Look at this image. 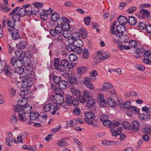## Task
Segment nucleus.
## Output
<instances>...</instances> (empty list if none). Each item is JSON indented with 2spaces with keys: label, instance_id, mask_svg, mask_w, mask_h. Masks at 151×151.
<instances>
[{
  "label": "nucleus",
  "instance_id": "nucleus-1",
  "mask_svg": "<svg viewBox=\"0 0 151 151\" xmlns=\"http://www.w3.org/2000/svg\"><path fill=\"white\" fill-rule=\"evenodd\" d=\"M54 62L55 70L60 72L64 73L66 70V67L68 69L73 68V67L72 63H70L67 59H63L60 61L59 58H56Z\"/></svg>",
  "mask_w": 151,
  "mask_h": 151
},
{
  "label": "nucleus",
  "instance_id": "nucleus-2",
  "mask_svg": "<svg viewBox=\"0 0 151 151\" xmlns=\"http://www.w3.org/2000/svg\"><path fill=\"white\" fill-rule=\"evenodd\" d=\"M16 57H12L10 60V64L12 66L16 67L20 66H25L26 62L22 57V55L20 52L17 50L15 52Z\"/></svg>",
  "mask_w": 151,
  "mask_h": 151
},
{
  "label": "nucleus",
  "instance_id": "nucleus-3",
  "mask_svg": "<svg viewBox=\"0 0 151 151\" xmlns=\"http://www.w3.org/2000/svg\"><path fill=\"white\" fill-rule=\"evenodd\" d=\"M53 80L56 84V86L63 88V89L66 88L67 83L65 81L62 79L60 77L54 76Z\"/></svg>",
  "mask_w": 151,
  "mask_h": 151
},
{
  "label": "nucleus",
  "instance_id": "nucleus-4",
  "mask_svg": "<svg viewBox=\"0 0 151 151\" xmlns=\"http://www.w3.org/2000/svg\"><path fill=\"white\" fill-rule=\"evenodd\" d=\"M31 76L26 75L20 77V79L23 83L22 86L27 88L31 86L33 82L32 78H30Z\"/></svg>",
  "mask_w": 151,
  "mask_h": 151
},
{
  "label": "nucleus",
  "instance_id": "nucleus-5",
  "mask_svg": "<svg viewBox=\"0 0 151 151\" xmlns=\"http://www.w3.org/2000/svg\"><path fill=\"white\" fill-rule=\"evenodd\" d=\"M62 19H60V21H58L57 26L55 27V29H50V34L53 37H55L57 35V34L61 33L62 31L63 30L62 27V22L63 21Z\"/></svg>",
  "mask_w": 151,
  "mask_h": 151
},
{
  "label": "nucleus",
  "instance_id": "nucleus-6",
  "mask_svg": "<svg viewBox=\"0 0 151 151\" xmlns=\"http://www.w3.org/2000/svg\"><path fill=\"white\" fill-rule=\"evenodd\" d=\"M86 118L85 120L87 124L91 125L93 122L92 120L95 117V115L94 113L91 111H86L85 113Z\"/></svg>",
  "mask_w": 151,
  "mask_h": 151
},
{
  "label": "nucleus",
  "instance_id": "nucleus-7",
  "mask_svg": "<svg viewBox=\"0 0 151 151\" xmlns=\"http://www.w3.org/2000/svg\"><path fill=\"white\" fill-rule=\"evenodd\" d=\"M118 40H116L115 38H112L114 43H119V42L123 43L127 42H128L129 37L127 35L121 34L118 35Z\"/></svg>",
  "mask_w": 151,
  "mask_h": 151
},
{
  "label": "nucleus",
  "instance_id": "nucleus-8",
  "mask_svg": "<svg viewBox=\"0 0 151 151\" xmlns=\"http://www.w3.org/2000/svg\"><path fill=\"white\" fill-rule=\"evenodd\" d=\"M39 117V114L37 111L31 112L29 116V121L27 122V123L30 124L34 123V121H37V119L38 120Z\"/></svg>",
  "mask_w": 151,
  "mask_h": 151
},
{
  "label": "nucleus",
  "instance_id": "nucleus-9",
  "mask_svg": "<svg viewBox=\"0 0 151 151\" xmlns=\"http://www.w3.org/2000/svg\"><path fill=\"white\" fill-rule=\"evenodd\" d=\"M116 30L115 31V36L117 37L119 35L123 34L126 31V28L124 26L121 24L117 25L116 27Z\"/></svg>",
  "mask_w": 151,
  "mask_h": 151
},
{
  "label": "nucleus",
  "instance_id": "nucleus-10",
  "mask_svg": "<svg viewBox=\"0 0 151 151\" xmlns=\"http://www.w3.org/2000/svg\"><path fill=\"white\" fill-rule=\"evenodd\" d=\"M110 57V55L109 53L105 51H103L102 53L100 56H96L95 58V60L99 59V61H104L105 60L108 59ZM100 61L97 63H98Z\"/></svg>",
  "mask_w": 151,
  "mask_h": 151
},
{
  "label": "nucleus",
  "instance_id": "nucleus-11",
  "mask_svg": "<svg viewBox=\"0 0 151 151\" xmlns=\"http://www.w3.org/2000/svg\"><path fill=\"white\" fill-rule=\"evenodd\" d=\"M83 96H81L80 99V102L81 103H84L87 100L90 98L91 92L88 90H84L83 91Z\"/></svg>",
  "mask_w": 151,
  "mask_h": 151
},
{
  "label": "nucleus",
  "instance_id": "nucleus-12",
  "mask_svg": "<svg viewBox=\"0 0 151 151\" xmlns=\"http://www.w3.org/2000/svg\"><path fill=\"white\" fill-rule=\"evenodd\" d=\"M8 0H3L4 5L2 3H0V9L4 12H8L11 10V9L8 7L9 4L8 2Z\"/></svg>",
  "mask_w": 151,
  "mask_h": 151
},
{
  "label": "nucleus",
  "instance_id": "nucleus-13",
  "mask_svg": "<svg viewBox=\"0 0 151 151\" xmlns=\"http://www.w3.org/2000/svg\"><path fill=\"white\" fill-rule=\"evenodd\" d=\"M70 89L73 95L74 96V95L76 96V97L79 99L80 101V98H81V92L80 90L78 89H76L73 86L70 87Z\"/></svg>",
  "mask_w": 151,
  "mask_h": 151
},
{
  "label": "nucleus",
  "instance_id": "nucleus-14",
  "mask_svg": "<svg viewBox=\"0 0 151 151\" xmlns=\"http://www.w3.org/2000/svg\"><path fill=\"white\" fill-rule=\"evenodd\" d=\"M51 19L52 21L53 22H56L57 23L60 20V19H62L63 20L64 19L65 21V20H66V18L65 17L60 18L59 14L56 12L53 13L51 15Z\"/></svg>",
  "mask_w": 151,
  "mask_h": 151
},
{
  "label": "nucleus",
  "instance_id": "nucleus-15",
  "mask_svg": "<svg viewBox=\"0 0 151 151\" xmlns=\"http://www.w3.org/2000/svg\"><path fill=\"white\" fill-rule=\"evenodd\" d=\"M66 20L63 19V21L62 22V27L64 31H70V26L69 23L70 22V21L66 18Z\"/></svg>",
  "mask_w": 151,
  "mask_h": 151
},
{
  "label": "nucleus",
  "instance_id": "nucleus-16",
  "mask_svg": "<svg viewBox=\"0 0 151 151\" xmlns=\"http://www.w3.org/2000/svg\"><path fill=\"white\" fill-rule=\"evenodd\" d=\"M92 79L91 78L86 77L85 78V80L83 81V83L85 84L86 86L90 90H93L94 89V86L90 82Z\"/></svg>",
  "mask_w": 151,
  "mask_h": 151
},
{
  "label": "nucleus",
  "instance_id": "nucleus-17",
  "mask_svg": "<svg viewBox=\"0 0 151 151\" xmlns=\"http://www.w3.org/2000/svg\"><path fill=\"white\" fill-rule=\"evenodd\" d=\"M12 70L11 68L9 65H6L4 67L3 72L4 74L9 77H10L12 76L13 74Z\"/></svg>",
  "mask_w": 151,
  "mask_h": 151
},
{
  "label": "nucleus",
  "instance_id": "nucleus-18",
  "mask_svg": "<svg viewBox=\"0 0 151 151\" xmlns=\"http://www.w3.org/2000/svg\"><path fill=\"white\" fill-rule=\"evenodd\" d=\"M139 124L137 120H134L132 122L131 130L133 131L137 132L139 128Z\"/></svg>",
  "mask_w": 151,
  "mask_h": 151
},
{
  "label": "nucleus",
  "instance_id": "nucleus-19",
  "mask_svg": "<svg viewBox=\"0 0 151 151\" xmlns=\"http://www.w3.org/2000/svg\"><path fill=\"white\" fill-rule=\"evenodd\" d=\"M98 102H100V106L101 108H104L107 105V102L106 100H104L103 96L101 95H98Z\"/></svg>",
  "mask_w": 151,
  "mask_h": 151
},
{
  "label": "nucleus",
  "instance_id": "nucleus-20",
  "mask_svg": "<svg viewBox=\"0 0 151 151\" xmlns=\"http://www.w3.org/2000/svg\"><path fill=\"white\" fill-rule=\"evenodd\" d=\"M65 103L68 106H71L72 105L73 97L72 96L68 95L65 96Z\"/></svg>",
  "mask_w": 151,
  "mask_h": 151
},
{
  "label": "nucleus",
  "instance_id": "nucleus-21",
  "mask_svg": "<svg viewBox=\"0 0 151 151\" xmlns=\"http://www.w3.org/2000/svg\"><path fill=\"white\" fill-rule=\"evenodd\" d=\"M32 111V107L29 104H27L24 107H23V111L24 114H29L31 113Z\"/></svg>",
  "mask_w": 151,
  "mask_h": 151
},
{
  "label": "nucleus",
  "instance_id": "nucleus-22",
  "mask_svg": "<svg viewBox=\"0 0 151 151\" xmlns=\"http://www.w3.org/2000/svg\"><path fill=\"white\" fill-rule=\"evenodd\" d=\"M54 105V104L53 102L45 103V105L43 107V110L45 112H49L50 111L52 106H53Z\"/></svg>",
  "mask_w": 151,
  "mask_h": 151
},
{
  "label": "nucleus",
  "instance_id": "nucleus-23",
  "mask_svg": "<svg viewBox=\"0 0 151 151\" xmlns=\"http://www.w3.org/2000/svg\"><path fill=\"white\" fill-rule=\"evenodd\" d=\"M118 21L119 24L124 26L127 23L128 19L124 16H120L118 18Z\"/></svg>",
  "mask_w": 151,
  "mask_h": 151
},
{
  "label": "nucleus",
  "instance_id": "nucleus-24",
  "mask_svg": "<svg viewBox=\"0 0 151 151\" xmlns=\"http://www.w3.org/2000/svg\"><path fill=\"white\" fill-rule=\"evenodd\" d=\"M28 103V99L25 97H23L22 99H20L18 102V104L22 107L27 105Z\"/></svg>",
  "mask_w": 151,
  "mask_h": 151
},
{
  "label": "nucleus",
  "instance_id": "nucleus-25",
  "mask_svg": "<svg viewBox=\"0 0 151 151\" xmlns=\"http://www.w3.org/2000/svg\"><path fill=\"white\" fill-rule=\"evenodd\" d=\"M26 66V65H25ZM25 66H17V67H15L13 70V71L15 73H17L19 74H22L24 71V68L22 67Z\"/></svg>",
  "mask_w": 151,
  "mask_h": 151
},
{
  "label": "nucleus",
  "instance_id": "nucleus-26",
  "mask_svg": "<svg viewBox=\"0 0 151 151\" xmlns=\"http://www.w3.org/2000/svg\"><path fill=\"white\" fill-rule=\"evenodd\" d=\"M128 21L130 25L134 26L137 22V19L133 16H129Z\"/></svg>",
  "mask_w": 151,
  "mask_h": 151
},
{
  "label": "nucleus",
  "instance_id": "nucleus-27",
  "mask_svg": "<svg viewBox=\"0 0 151 151\" xmlns=\"http://www.w3.org/2000/svg\"><path fill=\"white\" fill-rule=\"evenodd\" d=\"M96 103L95 100L93 98H90L87 102L86 106L88 108H91L94 106Z\"/></svg>",
  "mask_w": 151,
  "mask_h": 151
},
{
  "label": "nucleus",
  "instance_id": "nucleus-28",
  "mask_svg": "<svg viewBox=\"0 0 151 151\" xmlns=\"http://www.w3.org/2000/svg\"><path fill=\"white\" fill-rule=\"evenodd\" d=\"M87 68L84 66L78 67L77 69V71L79 74L85 73L87 71Z\"/></svg>",
  "mask_w": 151,
  "mask_h": 151
},
{
  "label": "nucleus",
  "instance_id": "nucleus-29",
  "mask_svg": "<svg viewBox=\"0 0 151 151\" xmlns=\"http://www.w3.org/2000/svg\"><path fill=\"white\" fill-rule=\"evenodd\" d=\"M28 11L24 8H21L17 12V13L22 17L25 16L27 13Z\"/></svg>",
  "mask_w": 151,
  "mask_h": 151
},
{
  "label": "nucleus",
  "instance_id": "nucleus-30",
  "mask_svg": "<svg viewBox=\"0 0 151 151\" xmlns=\"http://www.w3.org/2000/svg\"><path fill=\"white\" fill-rule=\"evenodd\" d=\"M107 102L108 105L110 107L113 108H115L116 105L115 100L111 98H109L108 99Z\"/></svg>",
  "mask_w": 151,
  "mask_h": 151
},
{
  "label": "nucleus",
  "instance_id": "nucleus-31",
  "mask_svg": "<svg viewBox=\"0 0 151 151\" xmlns=\"http://www.w3.org/2000/svg\"><path fill=\"white\" fill-rule=\"evenodd\" d=\"M12 17V20L14 21V23L20 22L21 19V17H22L17 13L14 14Z\"/></svg>",
  "mask_w": 151,
  "mask_h": 151
},
{
  "label": "nucleus",
  "instance_id": "nucleus-32",
  "mask_svg": "<svg viewBox=\"0 0 151 151\" xmlns=\"http://www.w3.org/2000/svg\"><path fill=\"white\" fill-rule=\"evenodd\" d=\"M28 63H26V66H24V68H26L25 73L27 75H30V74L32 72L33 69L32 67L29 66H27V65H28Z\"/></svg>",
  "mask_w": 151,
  "mask_h": 151
},
{
  "label": "nucleus",
  "instance_id": "nucleus-33",
  "mask_svg": "<svg viewBox=\"0 0 151 151\" xmlns=\"http://www.w3.org/2000/svg\"><path fill=\"white\" fill-rule=\"evenodd\" d=\"M140 119L143 120H147L150 119L149 115L146 114H140L139 115Z\"/></svg>",
  "mask_w": 151,
  "mask_h": 151
},
{
  "label": "nucleus",
  "instance_id": "nucleus-34",
  "mask_svg": "<svg viewBox=\"0 0 151 151\" xmlns=\"http://www.w3.org/2000/svg\"><path fill=\"white\" fill-rule=\"evenodd\" d=\"M14 30L15 31H14L12 32V35L13 39L16 40L20 36L19 33V31L17 29H15Z\"/></svg>",
  "mask_w": 151,
  "mask_h": 151
},
{
  "label": "nucleus",
  "instance_id": "nucleus-35",
  "mask_svg": "<svg viewBox=\"0 0 151 151\" xmlns=\"http://www.w3.org/2000/svg\"><path fill=\"white\" fill-rule=\"evenodd\" d=\"M63 95H60L56 96V98H57V100L55 101L58 104H60L64 101V97L63 96Z\"/></svg>",
  "mask_w": 151,
  "mask_h": 151
},
{
  "label": "nucleus",
  "instance_id": "nucleus-36",
  "mask_svg": "<svg viewBox=\"0 0 151 151\" xmlns=\"http://www.w3.org/2000/svg\"><path fill=\"white\" fill-rule=\"evenodd\" d=\"M113 85L109 83L106 82L104 83L103 86L102 88V90L105 91L106 89H109L113 87Z\"/></svg>",
  "mask_w": 151,
  "mask_h": 151
},
{
  "label": "nucleus",
  "instance_id": "nucleus-37",
  "mask_svg": "<svg viewBox=\"0 0 151 151\" xmlns=\"http://www.w3.org/2000/svg\"><path fill=\"white\" fill-rule=\"evenodd\" d=\"M13 138V137L11 135H8L6 136V143L7 145L9 147L11 146L10 143L12 142V140Z\"/></svg>",
  "mask_w": 151,
  "mask_h": 151
},
{
  "label": "nucleus",
  "instance_id": "nucleus-38",
  "mask_svg": "<svg viewBox=\"0 0 151 151\" xmlns=\"http://www.w3.org/2000/svg\"><path fill=\"white\" fill-rule=\"evenodd\" d=\"M27 44V42L25 41H22L20 43L16 45V46L17 48L21 49H23L26 47V45Z\"/></svg>",
  "mask_w": 151,
  "mask_h": 151
},
{
  "label": "nucleus",
  "instance_id": "nucleus-39",
  "mask_svg": "<svg viewBox=\"0 0 151 151\" xmlns=\"http://www.w3.org/2000/svg\"><path fill=\"white\" fill-rule=\"evenodd\" d=\"M89 56L88 50L87 49H84L82 52V57L85 59H87Z\"/></svg>",
  "mask_w": 151,
  "mask_h": 151
},
{
  "label": "nucleus",
  "instance_id": "nucleus-40",
  "mask_svg": "<svg viewBox=\"0 0 151 151\" xmlns=\"http://www.w3.org/2000/svg\"><path fill=\"white\" fill-rule=\"evenodd\" d=\"M139 12L142 16H146L147 17L150 16V13L147 10L145 9H141Z\"/></svg>",
  "mask_w": 151,
  "mask_h": 151
},
{
  "label": "nucleus",
  "instance_id": "nucleus-41",
  "mask_svg": "<svg viewBox=\"0 0 151 151\" xmlns=\"http://www.w3.org/2000/svg\"><path fill=\"white\" fill-rule=\"evenodd\" d=\"M27 117H28L27 115L24 114V115L21 114H18V119H19L23 122H25L27 120Z\"/></svg>",
  "mask_w": 151,
  "mask_h": 151
},
{
  "label": "nucleus",
  "instance_id": "nucleus-42",
  "mask_svg": "<svg viewBox=\"0 0 151 151\" xmlns=\"http://www.w3.org/2000/svg\"><path fill=\"white\" fill-rule=\"evenodd\" d=\"M59 107L57 106L56 104H54L53 105V110L51 112V114L52 115H54L56 114L57 115L59 114V112L57 111V110L59 109Z\"/></svg>",
  "mask_w": 151,
  "mask_h": 151
},
{
  "label": "nucleus",
  "instance_id": "nucleus-43",
  "mask_svg": "<svg viewBox=\"0 0 151 151\" xmlns=\"http://www.w3.org/2000/svg\"><path fill=\"white\" fill-rule=\"evenodd\" d=\"M6 65V63L4 60L0 61V73L3 72L4 67Z\"/></svg>",
  "mask_w": 151,
  "mask_h": 151
},
{
  "label": "nucleus",
  "instance_id": "nucleus-44",
  "mask_svg": "<svg viewBox=\"0 0 151 151\" xmlns=\"http://www.w3.org/2000/svg\"><path fill=\"white\" fill-rule=\"evenodd\" d=\"M13 110L15 112H19L23 111V107L18 104L14 107Z\"/></svg>",
  "mask_w": 151,
  "mask_h": 151
},
{
  "label": "nucleus",
  "instance_id": "nucleus-45",
  "mask_svg": "<svg viewBox=\"0 0 151 151\" xmlns=\"http://www.w3.org/2000/svg\"><path fill=\"white\" fill-rule=\"evenodd\" d=\"M83 42L81 39L75 40L74 45L76 47H81L83 45Z\"/></svg>",
  "mask_w": 151,
  "mask_h": 151
},
{
  "label": "nucleus",
  "instance_id": "nucleus-46",
  "mask_svg": "<svg viewBox=\"0 0 151 151\" xmlns=\"http://www.w3.org/2000/svg\"><path fill=\"white\" fill-rule=\"evenodd\" d=\"M76 47L74 45H69L66 46V49L69 52H74Z\"/></svg>",
  "mask_w": 151,
  "mask_h": 151
},
{
  "label": "nucleus",
  "instance_id": "nucleus-47",
  "mask_svg": "<svg viewBox=\"0 0 151 151\" xmlns=\"http://www.w3.org/2000/svg\"><path fill=\"white\" fill-rule=\"evenodd\" d=\"M63 88L60 87L56 88L55 89V92L57 96L60 95H64V92L63 91Z\"/></svg>",
  "mask_w": 151,
  "mask_h": 151
},
{
  "label": "nucleus",
  "instance_id": "nucleus-48",
  "mask_svg": "<svg viewBox=\"0 0 151 151\" xmlns=\"http://www.w3.org/2000/svg\"><path fill=\"white\" fill-rule=\"evenodd\" d=\"M47 14H46L45 11L41 12L40 13V18L44 20H46L47 18Z\"/></svg>",
  "mask_w": 151,
  "mask_h": 151
},
{
  "label": "nucleus",
  "instance_id": "nucleus-49",
  "mask_svg": "<svg viewBox=\"0 0 151 151\" xmlns=\"http://www.w3.org/2000/svg\"><path fill=\"white\" fill-rule=\"evenodd\" d=\"M28 91L29 90L26 89V88H24L22 86V87L21 88V92L19 93L20 95L21 96H25L26 94H27Z\"/></svg>",
  "mask_w": 151,
  "mask_h": 151
},
{
  "label": "nucleus",
  "instance_id": "nucleus-50",
  "mask_svg": "<svg viewBox=\"0 0 151 151\" xmlns=\"http://www.w3.org/2000/svg\"><path fill=\"white\" fill-rule=\"evenodd\" d=\"M78 59V57L75 55L71 54L69 55V60L71 62H74L76 61Z\"/></svg>",
  "mask_w": 151,
  "mask_h": 151
},
{
  "label": "nucleus",
  "instance_id": "nucleus-51",
  "mask_svg": "<svg viewBox=\"0 0 151 151\" xmlns=\"http://www.w3.org/2000/svg\"><path fill=\"white\" fill-rule=\"evenodd\" d=\"M79 31L81 32V37L83 38H86L87 37V33H86L84 29H80L79 30Z\"/></svg>",
  "mask_w": 151,
  "mask_h": 151
},
{
  "label": "nucleus",
  "instance_id": "nucleus-52",
  "mask_svg": "<svg viewBox=\"0 0 151 151\" xmlns=\"http://www.w3.org/2000/svg\"><path fill=\"white\" fill-rule=\"evenodd\" d=\"M57 35H58V36L55 39V42H59V41H63L64 39L62 33H60V34H57Z\"/></svg>",
  "mask_w": 151,
  "mask_h": 151
},
{
  "label": "nucleus",
  "instance_id": "nucleus-53",
  "mask_svg": "<svg viewBox=\"0 0 151 151\" xmlns=\"http://www.w3.org/2000/svg\"><path fill=\"white\" fill-rule=\"evenodd\" d=\"M69 83L75 85L77 82V80L76 78L74 77H72L71 76L69 78Z\"/></svg>",
  "mask_w": 151,
  "mask_h": 151
},
{
  "label": "nucleus",
  "instance_id": "nucleus-54",
  "mask_svg": "<svg viewBox=\"0 0 151 151\" xmlns=\"http://www.w3.org/2000/svg\"><path fill=\"white\" fill-rule=\"evenodd\" d=\"M47 118V115L46 114H43L38 118V121L40 123L45 122Z\"/></svg>",
  "mask_w": 151,
  "mask_h": 151
},
{
  "label": "nucleus",
  "instance_id": "nucleus-55",
  "mask_svg": "<svg viewBox=\"0 0 151 151\" xmlns=\"http://www.w3.org/2000/svg\"><path fill=\"white\" fill-rule=\"evenodd\" d=\"M81 112V111L79 108L75 107L73 109V113L74 115L78 116L80 114Z\"/></svg>",
  "mask_w": 151,
  "mask_h": 151
},
{
  "label": "nucleus",
  "instance_id": "nucleus-56",
  "mask_svg": "<svg viewBox=\"0 0 151 151\" xmlns=\"http://www.w3.org/2000/svg\"><path fill=\"white\" fill-rule=\"evenodd\" d=\"M11 122L13 124H16L17 121V116L15 114H14L10 118Z\"/></svg>",
  "mask_w": 151,
  "mask_h": 151
},
{
  "label": "nucleus",
  "instance_id": "nucleus-57",
  "mask_svg": "<svg viewBox=\"0 0 151 151\" xmlns=\"http://www.w3.org/2000/svg\"><path fill=\"white\" fill-rule=\"evenodd\" d=\"M137 42L134 40H132L129 43V45L132 48H135L137 46Z\"/></svg>",
  "mask_w": 151,
  "mask_h": 151
},
{
  "label": "nucleus",
  "instance_id": "nucleus-58",
  "mask_svg": "<svg viewBox=\"0 0 151 151\" xmlns=\"http://www.w3.org/2000/svg\"><path fill=\"white\" fill-rule=\"evenodd\" d=\"M31 14L36 15L39 13V9L36 8H31Z\"/></svg>",
  "mask_w": 151,
  "mask_h": 151
},
{
  "label": "nucleus",
  "instance_id": "nucleus-59",
  "mask_svg": "<svg viewBox=\"0 0 151 151\" xmlns=\"http://www.w3.org/2000/svg\"><path fill=\"white\" fill-rule=\"evenodd\" d=\"M122 126L123 127L126 129H131V126L130 124L127 122H124L123 123Z\"/></svg>",
  "mask_w": 151,
  "mask_h": 151
},
{
  "label": "nucleus",
  "instance_id": "nucleus-60",
  "mask_svg": "<svg viewBox=\"0 0 151 151\" xmlns=\"http://www.w3.org/2000/svg\"><path fill=\"white\" fill-rule=\"evenodd\" d=\"M102 122H103V124L104 125L108 127H110L111 124V121L108 119H106V120H104Z\"/></svg>",
  "mask_w": 151,
  "mask_h": 151
},
{
  "label": "nucleus",
  "instance_id": "nucleus-61",
  "mask_svg": "<svg viewBox=\"0 0 151 151\" xmlns=\"http://www.w3.org/2000/svg\"><path fill=\"white\" fill-rule=\"evenodd\" d=\"M142 131L146 134H151V127H146L143 129Z\"/></svg>",
  "mask_w": 151,
  "mask_h": 151
},
{
  "label": "nucleus",
  "instance_id": "nucleus-62",
  "mask_svg": "<svg viewBox=\"0 0 151 151\" xmlns=\"http://www.w3.org/2000/svg\"><path fill=\"white\" fill-rule=\"evenodd\" d=\"M146 25L144 22H140L138 23V26L140 29H145Z\"/></svg>",
  "mask_w": 151,
  "mask_h": 151
},
{
  "label": "nucleus",
  "instance_id": "nucleus-63",
  "mask_svg": "<svg viewBox=\"0 0 151 151\" xmlns=\"http://www.w3.org/2000/svg\"><path fill=\"white\" fill-rule=\"evenodd\" d=\"M81 47H75L74 52L78 54H80L82 51V49Z\"/></svg>",
  "mask_w": 151,
  "mask_h": 151
},
{
  "label": "nucleus",
  "instance_id": "nucleus-64",
  "mask_svg": "<svg viewBox=\"0 0 151 151\" xmlns=\"http://www.w3.org/2000/svg\"><path fill=\"white\" fill-rule=\"evenodd\" d=\"M66 142L64 140V139H61L57 143V145L60 147H64L65 146Z\"/></svg>",
  "mask_w": 151,
  "mask_h": 151
}]
</instances>
